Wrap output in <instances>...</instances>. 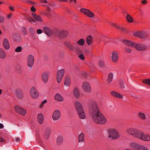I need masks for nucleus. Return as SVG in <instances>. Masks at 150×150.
<instances>
[{
  "label": "nucleus",
  "instance_id": "obj_1",
  "mask_svg": "<svg viewBox=\"0 0 150 150\" xmlns=\"http://www.w3.org/2000/svg\"><path fill=\"white\" fill-rule=\"evenodd\" d=\"M91 105L90 107V114L93 121L96 123L104 125L107 122V119L100 112L96 102L92 101Z\"/></svg>",
  "mask_w": 150,
  "mask_h": 150
},
{
  "label": "nucleus",
  "instance_id": "obj_2",
  "mask_svg": "<svg viewBox=\"0 0 150 150\" xmlns=\"http://www.w3.org/2000/svg\"><path fill=\"white\" fill-rule=\"evenodd\" d=\"M79 118L82 120L86 118V115L81 104L78 101L74 103Z\"/></svg>",
  "mask_w": 150,
  "mask_h": 150
},
{
  "label": "nucleus",
  "instance_id": "obj_3",
  "mask_svg": "<svg viewBox=\"0 0 150 150\" xmlns=\"http://www.w3.org/2000/svg\"><path fill=\"white\" fill-rule=\"evenodd\" d=\"M109 138L112 139H117L120 137V134L117 130L114 129H109L108 131Z\"/></svg>",
  "mask_w": 150,
  "mask_h": 150
},
{
  "label": "nucleus",
  "instance_id": "obj_4",
  "mask_svg": "<svg viewBox=\"0 0 150 150\" xmlns=\"http://www.w3.org/2000/svg\"><path fill=\"white\" fill-rule=\"evenodd\" d=\"M81 88L83 91L86 93H90L91 91V87L89 82L84 81L81 84Z\"/></svg>",
  "mask_w": 150,
  "mask_h": 150
},
{
  "label": "nucleus",
  "instance_id": "obj_5",
  "mask_svg": "<svg viewBox=\"0 0 150 150\" xmlns=\"http://www.w3.org/2000/svg\"><path fill=\"white\" fill-rule=\"evenodd\" d=\"M29 93L31 97L34 99L37 98L39 96V94L36 88L34 86L32 87L30 89Z\"/></svg>",
  "mask_w": 150,
  "mask_h": 150
},
{
  "label": "nucleus",
  "instance_id": "obj_6",
  "mask_svg": "<svg viewBox=\"0 0 150 150\" xmlns=\"http://www.w3.org/2000/svg\"><path fill=\"white\" fill-rule=\"evenodd\" d=\"M65 72V70L63 69L58 71L57 75V81L58 83H60L61 81Z\"/></svg>",
  "mask_w": 150,
  "mask_h": 150
},
{
  "label": "nucleus",
  "instance_id": "obj_7",
  "mask_svg": "<svg viewBox=\"0 0 150 150\" xmlns=\"http://www.w3.org/2000/svg\"><path fill=\"white\" fill-rule=\"evenodd\" d=\"M14 108L17 113L21 115L22 116H25L27 114V111L26 110L23 109L22 107H20L18 105H16L15 106Z\"/></svg>",
  "mask_w": 150,
  "mask_h": 150
},
{
  "label": "nucleus",
  "instance_id": "obj_8",
  "mask_svg": "<svg viewBox=\"0 0 150 150\" xmlns=\"http://www.w3.org/2000/svg\"><path fill=\"white\" fill-rule=\"evenodd\" d=\"M80 11L90 18H93L95 16L93 12L86 8H82L80 10Z\"/></svg>",
  "mask_w": 150,
  "mask_h": 150
},
{
  "label": "nucleus",
  "instance_id": "obj_9",
  "mask_svg": "<svg viewBox=\"0 0 150 150\" xmlns=\"http://www.w3.org/2000/svg\"><path fill=\"white\" fill-rule=\"evenodd\" d=\"M61 113L60 110L57 109L55 110L52 115V119L54 121L59 120L61 117Z\"/></svg>",
  "mask_w": 150,
  "mask_h": 150
},
{
  "label": "nucleus",
  "instance_id": "obj_10",
  "mask_svg": "<svg viewBox=\"0 0 150 150\" xmlns=\"http://www.w3.org/2000/svg\"><path fill=\"white\" fill-rule=\"evenodd\" d=\"M133 34L135 36L139 37L142 39L146 38L147 37V33L144 32L138 31L134 33Z\"/></svg>",
  "mask_w": 150,
  "mask_h": 150
},
{
  "label": "nucleus",
  "instance_id": "obj_11",
  "mask_svg": "<svg viewBox=\"0 0 150 150\" xmlns=\"http://www.w3.org/2000/svg\"><path fill=\"white\" fill-rule=\"evenodd\" d=\"M111 57L112 60L113 62L115 63H117L119 58L118 53V52L115 51L112 52Z\"/></svg>",
  "mask_w": 150,
  "mask_h": 150
},
{
  "label": "nucleus",
  "instance_id": "obj_12",
  "mask_svg": "<svg viewBox=\"0 0 150 150\" xmlns=\"http://www.w3.org/2000/svg\"><path fill=\"white\" fill-rule=\"evenodd\" d=\"M34 63V58L33 55H29L28 56L27 64L28 66L30 68L32 67Z\"/></svg>",
  "mask_w": 150,
  "mask_h": 150
},
{
  "label": "nucleus",
  "instance_id": "obj_13",
  "mask_svg": "<svg viewBox=\"0 0 150 150\" xmlns=\"http://www.w3.org/2000/svg\"><path fill=\"white\" fill-rule=\"evenodd\" d=\"M15 96L18 99H22L24 96L22 91L19 89H17L15 91Z\"/></svg>",
  "mask_w": 150,
  "mask_h": 150
},
{
  "label": "nucleus",
  "instance_id": "obj_14",
  "mask_svg": "<svg viewBox=\"0 0 150 150\" xmlns=\"http://www.w3.org/2000/svg\"><path fill=\"white\" fill-rule=\"evenodd\" d=\"M143 133V132L136 129L133 137L140 140Z\"/></svg>",
  "mask_w": 150,
  "mask_h": 150
},
{
  "label": "nucleus",
  "instance_id": "obj_15",
  "mask_svg": "<svg viewBox=\"0 0 150 150\" xmlns=\"http://www.w3.org/2000/svg\"><path fill=\"white\" fill-rule=\"evenodd\" d=\"M135 47L139 51L144 50H146L147 48L145 45L142 44H136Z\"/></svg>",
  "mask_w": 150,
  "mask_h": 150
},
{
  "label": "nucleus",
  "instance_id": "obj_16",
  "mask_svg": "<svg viewBox=\"0 0 150 150\" xmlns=\"http://www.w3.org/2000/svg\"><path fill=\"white\" fill-rule=\"evenodd\" d=\"M140 140L146 142H150V135L149 134H144L143 132Z\"/></svg>",
  "mask_w": 150,
  "mask_h": 150
},
{
  "label": "nucleus",
  "instance_id": "obj_17",
  "mask_svg": "<svg viewBox=\"0 0 150 150\" xmlns=\"http://www.w3.org/2000/svg\"><path fill=\"white\" fill-rule=\"evenodd\" d=\"M3 45L5 49L8 50L10 48V45L8 39L5 38L4 39L3 42Z\"/></svg>",
  "mask_w": 150,
  "mask_h": 150
},
{
  "label": "nucleus",
  "instance_id": "obj_18",
  "mask_svg": "<svg viewBox=\"0 0 150 150\" xmlns=\"http://www.w3.org/2000/svg\"><path fill=\"white\" fill-rule=\"evenodd\" d=\"M71 84V80L70 77L66 76L64 79V84L65 87H68L70 86Z\"/></svg>",
  "mask_w": 150,
  "mask_h": 150
},
{
  "label": "nucleus",
  "instance_id": "obj_19",
  "mask_svg": "<svg viewBox=\"0 0 150 150\" xmlns=\"http://www.w3.org/2000/svg\"><path fill=\"white\" fill-rule=\"evenodd\" d=\"M136 129L135 128L129 127L127 129L125 132L128 134L133 137Z\"/></svg>",
  "mask_w": 150,
  "mask_h": 150
},
{
  "label": "nucleus",
  "instance_id": "obj_20",
  "mask_svg": "<svg viewBox=\"0 0 150 150\" xmlns=\"http://www.w3.org/2000/svg\"><path fill=\"white\" fill-rule=\"evenodd\" d=\"M49 74V73L47 72H44L42 74V80L44 83H46L48 81Z\"/></svg>",
  "mask_w": 150,
  "mask_h": 150
},
{
  "label": "nucleus",
  "instance_id": "obj_21",
  "mask_svg": "<svg viewBox=\"0 0 150 150\" xmlns=\"http://www.w3.org/2000/svg\"><path fill=\"white\" fill-rule=\"evenodd\" d=\"M32 15L36 21L40 23L43 22L42 19L40 16L38 15L36 13H32Z\"/></svg>",
  "mask_w": 150,
  "mask_h": 150
},
{
  "label": "nucleus",
  "instance_id": "obj_22",
  "mask_svg": "<svg viewBox=\"0 0 150 150\" xmlns=\"http://www.w3.org/2000/svg\"><path fill=\"white\" fill-rule=\"evenodd\" d=\"M123 42L125 45L131 47H135V46L136 43L127 40H123Z\"/></svg>",
  "mask_w": 150,
  "mask_h": 150
},
{
  "label": "nucleus",
  "instance_id": "obj_23",
  "mask_svg": "<svg viewBox=\"0 0 150 150\" xmlns=\"http://www.w3.org/2000/svg\"><path fill=\"white\" fill-rule=\"evenodd\" d=\"M54 99L58 101L62 102L64 100V99L63 97L59 94H56L54 96Z\"/></svg>",
  "mask_w": 150,
  "mask_h": 150
},
{
  "label": "nucleus",
  "instance_id": "obj_24",
  "mask_svg": "<svg viewBox=\"0 0 150 150\" xmlns=\"http://www.w3.org/2000/svg\"><path fill=\"white\" fill-rule=\"evenodd\" d=\"M111 94L112 96L115 98L119 99H122L123 98V96L122 94L115 91L111 92Z\"/></svg>",
  "mask_w": 150,
  "mask_h": 150
},
{
  "label": "nucleus",
  "instance_id": "obj_25",
  "mask_svg": "<svg viewBox=\"0 0 150 150\" xmlns=\"http://www.w3.org/2000/svg\"><path fill=\"white\" fill-rule=\"evenodd\" d=\"M37 120L38 123L40 124H42L44 122V117L42 113L38 114L37 115Z\"/></svg>",
  "mask_w": 150,
  "mask_h": 150
},
{
  "label": "nucleus",
  "instance_id": "obj_26",
  "mask_svg": "<svg viewBox=\"0 0 150 150\" xmlns=\"http://www.w3.org/2000/svg\"><path fill=\"white\" fill-rule=\"evenodd\" d=\"M43 31L48 36H51L52 34V31L51 29L47 27H45L43 29Z\"/></svg>",
  "mask_w": 150,
  "mask_h": 150
},
{
  "label": "nucleus",
  "instance_id": "obj_27",
  "mask_svg": "<svg viewBox=\"0 0 150 150\" xmlns=\"http://www.w3.org/2000/svg\"><path fill=\"white\" fill-rule=\"evenodd\" d=\"M63 139L62 136L59 135L57 137L56 142L57 145H61L63 142Z\"/></svg>",
  "mask_w": 150,
  "mask_h": 150
},
{
  "label": "nucleus",
  "instance_id": "obj_28",
  "mask_svg": "<svg viewBox=\"0 0 150 150\" xmlns=\"http://www.w3.org/2000/svg\"><path fill=\"white\" fill-rule=\"evenodd\" d=\"M84 141V134L83 133H81L78 136V142L79 143H83Z\"/></svg>",
  "mask_w": 150,
  "mask_h": 150
},
{
  "label": "nucleus",
  "instance_id": "obj_29",
  "mask_svg": "<svg viewBox=\"0 0 150 150\" xmlns=\"http://www.w3.org/2000/svg\"><path fill=\"white\" fill-rule=\"evenodd\" d=\"M86 41L88 45H91L93 42V38L91 35L88 36L86 38Z\"/></svg>",
  "mask_w": 150,
  "mask_h": 150
},
{
  "label": "nucleus",
  "instance_id": "obj_30",
  "mask_svg": "<svg viewBox=\"0 0 150 150\" xmlns=\"http://www.w3.org/2000/svg\"><path fill=\"white\" fill-rule=\"evenodd\" d=\"M51 132V130L50 129H46L45 134V137L46 139H49Z\"/></svg>",
  "mask_w": 150,
  "mask_h": 150
},
{
  "label": "nucleus",
  "instance_id": "obj_31",
  "mask_svg": "<svg viewBox=\"0 0 150 150\" xmlns=\"http://www.w3.org/2000/svg\"><path fill=\"white\" fill-rule=\"evenodd\" d=\"M73 94L74 96L76 98H79L80 96L79 92L77 88H75L74 90Z\"/></svg>",
  "mask_w": 150,
  "mask_h": 150
},
{
  "label": "nucleus",
  "instance_id": "obj_32",
  "mask_svg": "<svg viewBox=\"0 0 150 150\" xmlns=\"http://www.w3.org/2000/svg\"><path fill=\"white\" fill-rule=\"evenodd\" d=\"M6 57V54L4 50L0 48V58L4 59Z\"/></svg>",
  "mask_w": 150,
  "mask_h": 150
},
{
  "label": "nucleus",
  "instance_id": "obj_33",
  "mask_svg": "<svg viewBox=\"0 0 150 150\" xmlns=\"http://www.w3.org/2000/svg\"><path fill=\"white\" fill-rule=\"evenodd\" d=\"M139 117L143 120L146 119V117L145 114L142 112H139L138 114Z\"/></svg>",
  "mask_w": 150,
  "mask_h": 150
},
{
  "label": "nucleus",
  "instance_id": "obj_34",
  "mask_svg": "<svg viewBox=\"0 0 150 150\" xmlns=\"http://www.w3.org/2000/svg\"><path fill=\"white\" fill-rule=\"evenodd\" d=\"M85 42L84 39L83 38H80L77 42V44L80 46H83Z\"/></svg>",
  "mask_w": 150,
  "mask_h": 150
},
{
  "label": "nucleus",
  "instance_id": "obj_35",
  "mask_svg": "<svg viewBox=\"0 0 150 150\" xmlns=\"http://www.w3.org/2000/svg\"><path fill=\"white\" fill-rule=\"evenodd\" d=\"M113 74L112 73H110L108 74L107 81L109 83L112 81L113 79Z\"/></svg>",
  "mask_w": 150,
  "mask_h": 150
},
{
  "label": "nucleus",
  "instance_id": "obj_36",
  "mask_svg": "<svg viewBox=\"0 0 150 150\" xmlns=\"http://www.w3.org/2000/svg\"><path fill=\"white\" fill-rule=\"evenodd\" d=\"M126 18L128 22L129 23H132L133 21V19L131 16L129 14H127Z\"/></svg>",
  "mask_w": 150,
  "mask_h": 150
},
{
  "label": "nucleus",
  "instance_id": "obj_37",
  "mask_svg": "<svg viewBox=\"0 0 150 150\" xmlns=\"http://www.w3.org/2000/svg\"><path fill=\"white\" fill-rule=\"evenodd\" d=\"M142 82L143 83L146 84L150 86V79H146L142 80Z\"/></svg>",
  "mask_w": 150,
  "mask_h": 150
},
{
  "label": "nucleus",
  "instance_id": "obj_38",
  "mask_svg": "<svg viewBox=\"0 0 150 150\" xmlns=\"http://www.w3.org/2000/svg\"><path fill=\"white\" fill-rule=\"evenodd\" d=\"M99 66L100 67H105V65L104 61L102 60H100L98 63Z\"/></svg>",
  "mask_w": 150,
  "mask_h": 150
},
{
  "label": "nucleus",
  "instance_id": "obj_39",
  "mask_svg": "<svg viewBox=\"0 0 150 150\" xmlns=\"http://www.w3.org/2000/svg\"><path fill=\"white\" fill-rule=\"evenodd\" d=\"M67 46L68 48L69 49L71 50H73L74 49V47L71 44L68 43L67 44Z\"/></svg>",
  "mask_w": 150,
  "mask_h": 150
},
{
  "label": "nucleus",
  "instance_id": "obj_40",
  "mask_svg": "<svg viewBox=\"0 0 150 150\" xmlns=\"http://www.w3.org/2000/svg\"><path fill=\"white\" fill-rule=\"evenodd\" d=\"M22 50V48L21 46L17 47L15 49V51L16 52H20Z\"/></svg>",
  "mask_w": 150,
  "mask_h": 150
},
{
  "label": "nucleus",
  "instance_id": "obj_41",
  "mask_svg": "<svg viewBox=\"0 0 150 150\" xmlns=\"http://www.w3.org/2000/svg\"><path fill=\"white\" fill-rule=\"evenodd\" d=\"M23 33V34L24 35H26L27 34V31L26 29L25 28V27H23L22 28V30H21Z\"/></svg>",
  "mask_w": 150,
  "mask_h": 150
},
{
  "label": "nucleus",
  "instance_id": "obj_42",
  "mask_svg": "<svg viewBox=\"0 0 150 150\" xmlns=\"http://www.w3.org/2000/svg\"><path fill=\"white\" fill-rule=\"evenodd\" d=\"M28 21L30 22H35V20L34 19L32 18H28Z\"/></svg>",
  "mask_w": 150,
  "mask_h": 150
},
{
  "label": "nucleus",
  "instance_id": "obj_43",
  "mask_svg": "<svg viewBox=\"0 0 150 150\" xmlns=\"http://www.w3.org/2000/svg\"><path fill=\"white\" fill-rule=\"evenodd\" d=\"M120 85L122 88H123L125 87L124 82L123 81H121L120 82Z\"/></svg>",
  "mask_w": 150,
  "mask_h": 150
},
{
  "label": "nucleus",
  "instance_id": "obj_44",
  "mask_svg": "<svg viewBox=\"0 0 150 150\" xmlns=\"http://www.w3.org/2000/svg\"><path fill=\"white\" fill-rule=\"evenodd\" d=\"M125 51L126 52H128V53H130L131 52V50L128 48L126 47L125 48Z\"/></svg>",
  "mask_w": 150,
  "mask_h": 150
},
{
  "label": "nucleus",
  "instance_id": "obj_45",
  "mask_svg": "<svg viewBox=\"0 0 150 150\" xmlns=\"http://www.w3.org/2000/svg\"><path fill=\"white\" fill-rule=\"evenodd\" d=\"M79 58L82 60H83L85 57L83 54H80L79 56Z\"/></svg>",
  "mask_w": 150,
  "mask_h": 150
},
{
  "label": "nucleus",
  "instance_id": "obj_46",
  "mask_svg": "<svg viewBox=\"0 0 150 150\" xmlns=\"http://www.w3.org/2000/svg\"><path fill=\"white\" fill-rule=\"evenodd\" d=\"M4 17L0 16V23H3L4 22Z\"/></svg>",
  "mask_w": 150,
  "mask_h": 150
},
{
  "label": "nucleus",
  "instance_id": "obj_47",
  "mask_svg": "<svg viewBox=\"0 0 150 150\" xmlns=\"http://www.w3.org/2000/svg\"><path fill=\"white\" fill-rule=\"evenodd\" d=\"M30 10L31 11L33 12H35L36 11V9L35 8L34 6H33L31 8Z\"/></svg>",
  "mask_w": 150,
  "mask_h": 150
},
{
  "label": "nucleus",
  "instance_id": "obj_48",
  "mask_svg": "<svg viewBox=\"0 0 150 150\" xmlns=\"http://www.w3.org/2000/svg\"><path fill=\"white\" fill-rule=\"evenodd\" d=\"M37 33L38 34H40L41 33H42V30H41L40 29H38L37 30Z\"/></svg>",
  "mask_w": 150,
  "mask_h": 150
},
{
  "label": "nucleus",
  "instance_id": "obj_49",
  "mask_svg": "<svg viewBox=\"0 0 150 150\" xmlns=\"http://www.w3.org/2000/svg\"><path fill=\"white\" fill-rule=\"evenodd\" d=\"M141 2L142 4H146L147 3V1L146 0H142Z\"/></svg>",
  "mask_w": 150,
  "mask_h": 150
},
{
  "label": "nucleus",
  "instance_id": "obj_50",
  "mask_svg": "<svg viewBox=\"0 0 150 150\" xmlns=\"http://www.w3.org/2000/svg\"><path fill=\"white\" fill-rule=\"evenodd\" d=\"M118 28L120 29L122 31L125 32L126 31V29L123 28H121L120 27H119Z\"/></svg>",
  "mask_w": 150,
  "mask_h": 150
},
{
  "label": "nucleus",
  "instance_id": "obj_51",
  "mask_svg": "<svg viewBox=\"0 0 150 150\" xmlns=\"http://www.w3.org/2000/svg\"><path fill=\"white\" fill-rule=\"evenodd\" d=\"M4 126L2 123H0V129H2L4 128Z\"/></svg>",
  "mask_w": 150,
  "mask_h": 150
},
{
  "label": "nucleus",
  "instance_id": "obj_52",
  "mask_svg": "<svg viewBox=\"0 0 150 150\" xmlns=\"http://www.w3.org/2000/svg\"><path fill=\"white\" fill-rule=\"evenodd\" d=\"M16 140L17 142H19L20 141V139L18 137H16Z\"/></svg>",
  "mask_w": 150,
  "mask_h": 150
},
{
  "label": "nucleus",
  "instance_id": "obj_53",
  "mask_svg": "<svg viewBox=\"0 0 150 150\" xmlns=\"http://www.w3.org/2000/svg\"><path fill=\"white\" fill-rule=\"evenodd\" d=\"M9 9L11 10V11H14V9L13 7L12 6H10L9 7Z\"/></svg>",
  "mask_w": 150,
  "mask_h": 150
},
{
  "label": "nucleus",
  "instance_id": "obj_54",
  "mask_svg": "<svg viewBox=\"0 0 150 150\" xmlns=\"http://www.w3.org/2000/svg\"><path fill=\"white\" fill-rule=\"evenodd\" d=\"M43 1H41V2L42 3H47V0H43Z\"/></svg>",
  "mask_w": 150,
  "mask_h": 150
},
{
  "label": "nucleus",
  "instance_id": "obj_55",
  "mask_svg": "<svg viewBox=\"0 0 150 150\" xmlns=\"http://www.w3.org/2000/svg\"><path fill=\"white\" fill-rule=\"evenodd\" d=\"M43 105L44 104L42 103L40 106V108H42L43 107Z\"/></svg>",
  "mask_w": 150,
  "mask_h": 150
},
{
  "label": "nucleus",
  "instance_id": "obj_56",
  "mask_svg": "<svg viewBox=\"0 0 150 150\" xmlns=\"http://www.w3.org/2000/svg\"><path fill=\"white\" fill-rule=\"evenodd\" d=\"M0 142H5L4 140L2 138H0Z\"/></svg>",
  "mask_w": 150,
  "mask_h": 150
},
{
  "label": "nucleus",
  "instance_id": "obj_57",
  "mask_svg": "<svg viewBox=\"0 0 150 150\" xmlns=\"http://www.w3.org/2000/svg\"><path fill=\"white\" fill-rule=\"evenodd\" d=\"M47 102V101L46 100H45L42 102V103L44 104Z\"/></svg>",
  "mask_w": 150,
  "mask_h": 150
},
{
  "label": "nucleus",
  "instance_id": "obj_58",
  "mask_svg": "<svg viewBox=\"0 0 150 150\" xmlns=\"http://www.w3.org/2000/svg\"><path fill=\"white\" fill-rule=\"evenodd\" d=\"M112 25L115 27H116L117 28H118L119 27L118 26H117L115 24H114V23H111V24Z\"/></svg>",
  "mask_w": 150,
  "mask_h": 150
},
{
  "label": "nucleus",
  "instance_id": "obj_59",
  "mask_svg": "<svg viewBox=\"0 0 150 150\" xmlns=\"http://www.w3.org/2000/svg\"><path fill=\"white\" fill-rule=\"evenodd\" d=\"M70 1L71 2L73 1L74 3L76 2V0H70Z\"/></svg>",
  "mask_w": 150,
  "mask_h": 150
},
{
  "label": "nucleus",
  "instance_id": "obj_60",
  "mask_svg": "<svg viewBox=\"0 0 150 150\" xmlns=\"http://www.w3.org/2000/svg\"><path fill=\"white\" fill-rule=\"evenodd\" d=\"M12 16L11 14H10L8 15V18H10Z\"/></svg>",
  "mask_w": 150,
  "mask_h": 150
},
{
  "label": "nucleus",
  "instance_id": "obj_61",
  "mask_svg": "<svg viewBox=\"0 0 150 150\" xmlns=\"http://www.w3.org/2000/svg\"><path fill=\"white\" fill-rule=\"evenodd\" d=\"M2 93V90L1 89H0V95Z\"/></svg>",
  "mask_w": 150,
  "mask_h": 150
},
{
  "label": "nucleus",
  "instance_id": "obj_62",
  "mask_svg": "<svg viewBox=\"0 0 150 150\" xmlns=\"http://www.w3.org/2000/svg\"><path fill=\"white\" fill-rule=\"evenodd\" d=\"M2 3H3V2H2L1 1H0V4H2Z\"/></svg>",
  "mask_w": 150,
  "mask_h": 150
},
{
  "label": "nucleus",
  "instance_id": "obj_63",
  "mask_svg": "<svg viewBox=\"0 0 150 150\" xmlns=\"http://www.w3.org/2000/svg\"><path fill=\"white\" fill-rule=\"evenodd\" d=\"M2 33V32L1 30H0V35H1Z\"/></svg>",
  "mask_w": 150,
  "mask_h": 150
},
{
  "label": "nucleus",
  "instance_id": "obj_64",
  "mask_svg": "<svg viewBox=\"0 0 150 150\" xmlns=\"http://www.w3.org/2000/svg\"><path fill=\"white\" fill-rule=\"evenodd\" d=\"M149 61H150V57L149 58Z\"/></svg>",
  "mask_w": 150,
  "mask_h": 150
}]
</instances>
